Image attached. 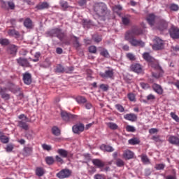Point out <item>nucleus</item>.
I'll return each instance as SVG.
<instances>
[{
  "instance_id": "f257e3e1",
  "label": "nucleus",
  "mask_w": 179,
  "mask_h": 179,
  "mask_svg": "<svg viewBox=\"0 0 179 179\" xmlns=\"http://www.w3.org/2000/svg\"><path fill=\"white\" fill-rule=\"evenodd\" d=\"M143 58L148 62V65L155 69V71H158L159 73H152V76L153 78H155V79H159V78H162L163 76V74L164 73V71H163V69H162V66L159 64V62L156 60L152 55H150V53L149 52H145L143 54Z\"/></svg>"
},
{
  "instance_id": "f03ea898",
  "label": "nucleus",
  "mask_w": 179,
  "mask_h": 179,
  "mask_svg": "<svg viewBox=\"0 0 179 179\" xmlns=\"http://www.w3.org/2000/svg\"><path fill=\"white\" fill-rule=\"evenodd\" d=\"M94 10L96 16H98L99 19H100L101 20H103L104 22L105 20L110 19L111 11L108 10L106 3H96L94 6Z\"/></svg>"
},
{
  "instance_id": "7ed1b4c3",
  "label": "nucleus",
  "mask_w": 179,
  "mask_h": 179,
  "mask_svg": "<svg viewBox=\"0 0 179 179\" xmlns=\"http://www.w3.org/2000/svg\"><path fill=\"white\" fill-rule=\"evenodd\" d=\"M45 34L46 37H57L60 41H62L64 40V37H65V34L58 28L48 31L45 32Z\"/></svg>"
},
{
  "instance_id": "20e7f679",
  "label": "nucleus",
  "mask_w": 179,
  "mask_h": 179,
  "mask_svg": "<svg viewBox=\"0 0 179 179\" xmlns=\"http://www.w3.org/2000/svg\"><path fill=\"white\" fill-rule=\"evenodd\" d=\"M143 33V31L141 28H134L131 31L126 32L124 36V40H129V37H135V36H139Z\"/></svg>"
},
{
  "instance_id": "39448f33",
  "label": "nucleus",
  "mask_w": 179,
  "mask_h": 179,
  "mask_svg": "<svg viewBox=\"0 0 179 179\" xmlns=\"http://www.w3.org/2000/svg\"><path fill=\"white\" fill-rule=\"evenodd\" d=\"M126 41H129V44L131 45H133V47H145V42L137 40L135 38V36L129 37V39H125Z\"/></svg>"
},
{
  "instance_id": "423d86ee",
  "label": "nucleus",
  "mask_w": 179,
  "mask_h": 179,
  "mask_svg": "<svg viewBox=\"0 0 179 179\" xmlns=\"http://www.w3.org/2000/svg\"><path fill=\"white\" fill-rule=\"evenodd\" d=\"M152 48L155 51L163 50V48H164V42L160 38H156L154 40V44L152 45Z\"/></svg>"
},
{
  "instance_id": "0eeeda50",
  "label": "nucleus",
  "mask_w": 179,
  "mask_h": 179,
  "mask_svg": "<svg viewBox=\"0 0 179 179\" xmlns=\"http://www.w3.org/2000/svg\"><path fill=\"white\" fill-rule=\"evenodd\" d=\"M61 117L64 121H70V120H76L78 118V115L68 113L64 110L61 111Z\"/></svg>"
},
{
  "instance_id": "6e6552de",
  "label": "nucleus",
  "mask_w": 179,
  "mask_h": 179,
  "mask_svg": "<svg viewBox=\"0 0 179 179\" xmlns=\"http://www.w3.org/2000/svg\"><path fill=\"white\" fill-rule=\"evenodd\" d=\"M71 172L69 169H62L61 171L57 173V177L60 179L68 178L71 176Z\"/></svg>"
},
{
  "instance_id": "1a4fd4ad",
  "label": "nucleus",
  "mask_w": 179,
  "mask_h": 179,
  "mask_svg": "<svg viewBox=\"0 0 179 179\" xmlns=\"http://www.w3.org/2000/svg\"><path fill=\"white\" fill-rule=\"evenodd\" d=\"M169 34L171 38H179V29L178 27L172 26L171 28L169 29Z\"/></svg>"
},
{
  "instance_id": "9d476101",
  "label": "nucleus",
  "mask_w": 179,
  "mask_h": 179,
  "mask_svg": "<svg viewBox=\"0 0 179 179\" xmlns=\"http://www.w3.org/2000/svg\"><path fill=\"white\" fill-rule=\"evenodd\" d=\"M72 129L74 134H80V132H83V131H85V125L82 123L77 124L73 126Z\"/></svg>"
},
{
  "instance_id": "9b49d317",
  "label": "nucleus",
  "mask_w": 179,
  "mask_h": 179,
  "mask_svg": "<svg viewBox=\"0 0 179 179\" xmlns=\"http://www.w3.org/2000/svg\"><path fill=\"white\" fill-rule=\"evenodd\" d=\"M23 78H22V80L24 82V83L25 85H31V74L29 72H25L23 75H22Z\"/></svg>"
},
{
  "instance_id": "f8f14e48",
  "label": "nucleus",
  "mask_w": 179,
  "mask_h": 179,
  "mask_svg": "<svg viewBox=\"0 0 179 179\" xmlns=\"http://www.w3.org/2000/svg\"><path fill=\"white\" fill-rule=\"evenodd\" d=\"M1 8L3 9H15V3L12 1L5 2L1 1Z\"/></svg>"
},
{
  "instance_id": "ddd939ff",
  "label": "nucleus",
  "mask_w": 179,
  "mask_h": 179,
  "mask_svg": "<svg viewBox=\"0 0 179 179\" xmlns=\"http://www.w3.org/2000/svg\"><path fill=\"white\" fill-rule=\"evenodd\" d=\"M99 75L103 78H111L114 76V71L113 70H106L104 73L101 72Z\"/></svg>"
},
{
  "instance_id": "4468645a",
  "label": "nucleus",
  "mask_w": 179,
  "mask_h": 179,
  "mask_svg": "<svg viewBox=\"0 0 179 179\" xmlns=\"http://www.w3.org/2000/svg\"><path fill=\"white\" fill-rule=\"evenodd\" d=\"M17 64L20 65V66H24L25 68H27L29 66V61H27V59L23 58V57H19L16 59Z\"/></svg>"
},
{
  "instance_id": "2eb2a0df",
  "label": "nucleus",
  "mask_w": 179,
  "mask_h": 179,
  "mask_svg": "<svg viewBox=\"0 0 179 179\" xmlns=\"http://www.w3.org/2000/svg\"><path fill=\"white\" fill-rule=\"evenodd\" d=\"M92 164L94 166H96V167H98V169H103V167L106 166V164L99 159H92Z\"/></svg>"
},
{
  "instance_id": "dca6fc26",
  "label": "nucleus",
  "mask_w": 179,
  "mask_h": 179,
  "mask_svg": "<svg viewBox=\"0 0 179 179\" xmlns=\"http://www.w3.org/2000/svg\"><path fill=\"white\" fill-rule=\"evenodd\" d=\"M7 52L11 55H16V52H17V46L15 45H10L8 47Z\"/></svg>"
},
{
  "instance_id": "f3484780",
  "label": "nucleus",
  "mask_w": 179,
  "mask_h": 179,
  "mask_svg": "<svg viewBox=\"0 0 179 179\" xmlns=\"http://www.w3.org/2000/svg\"><path fill=\"white\" fill-rule=\"evenodd\" d=\"M169 26V23L164 20H161L159 23L158 29L159 30H166Z\"/></svg>"
},
{
  "instance_id": "a211bd4d",
  "label": "nucleus",
  "mask_w": 179,
  "mask_h": 179,
  "mask_svg": "<svg viewBox=\"0 0 179 179\" xmlns=\"http://www.w3.org/2000/svg\"><path fill=\"white\" fill-rule=\"evenodd\" d=\"M169 142L172 145H176L179 146V138L174 136H170L169 138Z\"/></svg>"
},
{
  "instance_id": "6ab92c4d",
  "label": "nucleus",
  "mask_w": 179,
  "mask_h": 179,
  "mask_svg": "<svg viewBox=\"0 0 179 179\" xmlns=\"http://www.w3.org/2000/svg\"><path fill=\"white\" fill-rule=\"evenodd\" d=\"M123 157L127 160H129L134 157V152L129 150H127L123 153Z\"/></svg>"
},
{
  "instance_id": "aec40b11",
  "label": "nucleus",
  "mask_w": 179,
  "mask_h": 179,
  "mask_svg": "<svg viewBox=\"0 0 179 179\" xmlns=\"http://www.w3.org/2000/svg\"><path fill=\"white\" fill-rule=\"evenodd\" d=\"M27 122H26V120H20L18 122V127L22 129H24V131H28L29 124H27Z\"/></svg>"
},
{
  "instance_id": "412c9836",
  "label": "nucleus",
  "mask_w": 179,
  "mask_h": 179,
  "mask_svg": "<svg viewBox=\"0 0 179 179\" xmlns=\"http://www.w3.org/2000/svg\"><path fill=\"white\" fill-rule=\"evenodd\" d=\"M125 120H128V121H131L132 122L136 121L138 120V116L134 113L127 114L124 116Z\"/></svg>"
},
{
  "instance_id": "4be33fe9",
  "label": "nucleus",
  "mask_w": 179,
  "mask_h": 179,
  "mask_svg": "<svg viewBox=\"0 0 179 179\" xmlns=\"http://www.w3.org/2000/svg\"><path fill=\"white\" fill-rule=\"evenodd\" d=\"M131 70L133 72H136V73H141V72H142V67L141 64H136L131 66Z\"/></svg>"
},
{
  "instance_id": "5701e85b",
  "label": "nucleus",
  "mask_w": 179,
  "mask_h": 179,
  "mask_svg": "<svg viewBox=\"0 0 179 179\" xmlns=\"http://www.w3.org/2000/svg\"><path fill=\"white\" fill-rule=\"evenodd\" d=\"M155 19H156V16L154 14H150L147 17V22L150 26H153L155 24Z\"/></svg>"
},
{
  "instance_id": "b1692460",
  "label": "nucleus",
  "mask_w": 179,
  "mask_h": 179,
  "mask_svg": "<svg viewBox=\"0 0 179 179\" xmlns=\"http://www.w3.org/2000/svg\"><path fill=\"white\" fill-rule=\"evenodd\" d=\"M8 33V36H11L12 37H13V36H15V38H19V37H20V34L15 29H9Z\"/></svg>"
},
{
  "instance_id": "393cba45",
  "label": "nucleus",
  "mask_w": 179,
  "mask_h": 179,
  "mask_svg": "<svg viewBox=\"0 0 179 179\" xmlns=\"http://www.w3.org/2000/svg\"><path fill=\"white\" fill-rule=\"evenodd\" d=\"M24 26L27 27V29H32L33 27V22L31 20L30 18H27L24 21Z\"/></svg>"
},
{
  "instance_id": "a878e982",
  "label": "nucleus",
  "mask_w": 179,
  "mask_h": 179,
  "mask_svg": "<svg viewBox=\"0 0 179 179\" xmlns=\"http://www.w3.org/2000/svg\"><path fill=\"white\" fill-rule=\"evenodd\" d=\"M48 8V3L47 2L39 3L36 6V8L38 9V10H43V9H47Z\"/></svg>"
},
{
  "instance_id": "bb28decb",
  "label": "nucleus",
  "mask_w": 179,
  "mask_h": 179,
  "mask_svg": "<svg viewBox=\"0 0 179 179\" xmlns=\"http://www.w3.org/2000/svg\"><path fill=\"white\" fill-rule=\"evenodd\" d=\"M101 149L105 152H114V148L111 145H102Z\"/></svg>"
},
{
  "instance_id": "cd10ccee",
  "label": "nucleus",
  "mask_w": 179,
  "mask_h": 179,
  "mask_svg": "<svg viewBox=\"0 0 179 179\" xmlns=\"http://www.w3.org/2000/svg\"><path fill=\"white\" fill-rule=\"evenodd\" d=\"M152 87L155 90V92H156V93H158V94H162L163 93V89H162V87L157 84H154L152 85Z\"/></svg>"
},
{
  "instance_id": "c85d7f7f",
  "label": "nucleus",
  "mask_w": 179,
  "mask_h": 179,
  "mask_svg": "<svg viewBox=\"0 0 179 179\" xmlns=\"http://www.w3.org/2000/svg\"><path fill=\"white\" fill-rule=\"evenodd\" d=\"M57 153L61 156V157L66 158L68 157V151L64 149H59Z\"/></svg>"
},
{
  "instance_id": "c756f323",
  "label": "nucleus",
  "mask_w": 179,
  "mask_h": 179,
  "mask_svg": "<svg viewBox=\"0 0 179 179\" xmlns=\"http://www.w3.org/2000/svg\"><path fill=\"white\" fill-rule=\"evenodd\" d=\"M52 133L55 136H59L61 135V130L57 126H55L52 128Z\"/></svg>"
},
{
  "instance_id": "7c9ffc66",
  "label": "nucleus",
  "mask_w": 179,
  "mask_h": 179,
  "mask_svg": "<svg viewBox=\"0 0 179 179\" xmlns=\"http://www.w3.org/2000/svg\"><path fill=\"white\" fill-rule=\"evenodd\" d=\"M92 40L94 41V43H99L100 41H101V40H103V38H101V35L96 34L92 36Z\"/></svg>"
},
{
  "instance_id": "2f4dec72",
  "label": "nucleus",
  "mask_w": 179,
  "mask_h": 179,
  "mask_svg": "<svg viewBox=\"0 0 179 179\" xmlns=\"http://www.w3.org/2000/svg\"><path fill=\"white\" fill-rule=\"evenodd\" d=\"M44 169L41 167L36 168V174L38 177H43L44 176Z\"/></svg>"
},
{
  "instance_id": "473e14b6",
  "label": "nucleus",
  "mask_w": 179,
  "mask_h": 179,
  "mask_svg": "<svg viewBox=\"0 0 179 179\" xmlns=\"http://www.w3.org/2000/svg\"><path fill=\"white\" fill-rule=\"evenodd\" d=\"M41 66L42 68H50L51 66V62L50 59H46L41 64Z\"/></svg>"
},
{
  "instance_id": "72a5a7b5",
  "label": "nucleus",
  "mask_w": 179,
  "mask_h": 179,
  "mask_svg": "<svg viewBox=\"0 0 179 179\" xmlns=\"http://www.w3.org/2000/svg\"><path fill=\"white\" fill-rule=\"evenodd\" d=\"M106 125L110 128V129L115 130L118 128V125L114 122H107Z\"/></svg>"
},
{
  "instance_id": "f704fd0d",
  "label": "nucleus",
  "mask_w": 179,
  "mask_h": 179,
  "mask_svg": "<svg viewBox=\"0 0 179 179\" xmlns=\"http://www.w3.org/2000/svg\"><path fill=\"white\" fill-rule=\"evenodd\" d=\"M24 152L26 156H29V155L33 152V148H31V147H24Z\"/></svg>"
},
{
  "instance_id": "c9c22d12",
  "label": "nucleus",
  "mask_w": 179,
  "mask_h": 179,
  "mask_svg": "<svg viewBox=\"0 0 179 179\" xmlns=\"http://www.w3.org/2000/svg\"><path fill=\"white\" fill-rule=\"evenodd\" d=\"M74 39L73 41V45L76 48H79V47H80V43H79V38L76 37V36H73Z\"/></svg>"
},
{
  "instance_id": "e433bc0d",
  "label": "nucleus",
  "mask_w": 179,
  "mask_h": 179,
  "mask_svg": "<svg viewBox=\"0 0 179 179\" xmlns=\"http://www.w3.org/2000/svg\"><path fill=\"white\" fill-rule=\"evenodd\" d=\"M169 9L171 10H173V12H177L178 10H179V6L176 3H171L169 6Z\"/></svg>"
},
{
  "instance_id": "4c0bfd02",
  "label": "nucleus",
  "mask_w": 179,
  "mask_h": 179,
  "mask_svg": "<svg viewBox=\"0 0 179 179\" xmlns=\"http://www.w3.org/2000/svg\"><path fill=\"white\" fill-rule=\"evenodd\" d=\"M77 103H78L79 104H83L84 103H86L87 100L86 98L83 97V96H78L76 99Z\"/></svg>"
},
{
  "instance_id": "58836bf2",
  "label": "nucleus",
  "mask_w": 179,
  "mask_h": 179,
  "mask_svg": "<svg viewBox=\"0 0 179 179\" xmlns=\"http://www.w3.org/2000/svg\"><path fill=\"white\" fill-rule=\"evenodd\" d=\"M140 142L141 141H139V139L136 138H131L130 140H129V143L130 145H138Z\"/></svg>"
},
{
  "instance_id": "ea45409f",
  "label": "nucleus",
  "mask_w": 179,
  "mask_h": 179,
  "mask_svg": "<svg viewBox=\"0 0 179 179\" xmlns=\"http://www.w3.org/2000/svg\"><path fill=\"white\" fill-rule=\"evenodd\" d=\"M56 72H57V73H62V72H65V69L62 65L59 64L57 66Z\"/></svg>"
},
{
  "instance_id": "a19ab883",
  "label": "nucleus",
  "mask_w": 179,
  "mask_h": 179,
  "mask_svg": "<svg viewBox=\"0 0 179 179\" xmlns=\"http://www.w3.org/2000/svg\"><path fill=\"white\" fill-rule=\"evenodd\" d=\"M59 3L62 9L64 10L68 9L69 8V5H68V2H66V1L62 0Z\"/></svg>"
},
{
  "instance_id": "79ce46f5",
  "label": "nucleus",
  "mask_w": 179,
  "mask_h": 179,
  "mask_svg": "<svg viewBox=\"0 0 179 179\" xmlns=\"http://www.w3.org/2000/svg\"><path fill=\"white\" fill-rule=\"evenodd\" d=\"M45 162H46L47 164H49V166H51V164H54V157H47L45 158Z\"/></svg>"
},
{
  "instance_id": "37998d69",
  "label": "nucleus",
  "mask_w": 179,
  "mask_h": 179,
  "mask_svg": "<svg viewBox=\"0 0 179 179\" xmlns=\"http://www.w3.org/2000/svg\"><path fill=\"white\" fill-rule=\"evenodd\" d=\"M100 54L102 57H105V58H108L110 57V53H108V51L106 49H103Z\"/></svg>"
},
{
  "instance_id": "c03bdc74",
  "label": "nucleus",
  "mask_w": 179,
  "mask_h": 179,
  "mask_svg": "<svg viewBox=\"0 0 179 179\" xmlns=\"http://www.w3.org/2000/svg\"><path fill=\"white\" fill-rule=\"evenodd\" d=\"M0 141L3 143H8V142H9V138H8L6 136L1 135L0 136Z\"/></svg>"
},
{
  "instance_id": "a18cd8bd",
  "label": "nucleus",
  "mask_w": 179,
  "mask_h": 179,
  "mask_svg": "<svg viewBox=\"0 0 179 179\" xmlns=\"http://www.w3.org/2000/svg\"><path fill=\"white\" fill-rule=\"evenodd\" d=\"M125 164V163L124 162V161L121 159H117L116 160V166L117 167H123V166Z\"/></svg>"
},
{
  "instance_id": "49530a36",
  "label": "nucleus",
  "mask_w": 179,
  "mask_h": 179,
  "mask_svg": "<svg viewBox=\"0 0 179 179\" xmlns=\"http://www.w3.org/2000/svg\"><path fill=\"white\" fill-rule=\"evenodd\" d=\"M9 43V40L7 38H0V44L1 45H8Z\"/></svg>"
},
{
  "instance_id": "de8ad7c7",
  "label": "nucleus",
  "mask_w": 179,
  "mask_h": 179,
  "mask_svg": "<svg viewBox=\"0 0 179 179\" xmlns=\"http://www.w3.org/2000/svg\"><path fill=\"white\" fill-rule=\"evenodd\" d=\"M89 51L91 54H96L97 52V48L94 45H91L89 47Z\"/></svg>"
},
{
  "instance_id": "09e8293b",
  "label": "nucleus",
  "mask_w": 179,
  "mask_h": 179,
  "mask_svg": "<svg viewBox=\"0 0 179 179\" xmlns=\"http://www.w3.org/2000/svg\"><path fill=\"white\" fill-rule=\"evenodd\" d=\"M126 129H127V132H135V131H136L135 127L134 126H131V125H127L126 127Z\"/></svg>"
},
{
  "instance_id": "8fccbe9b",
  "label": "nucleus",
  "mask_w": 179,
  "mask_h": 179,
  "mask_svg": "<svg viewBox=\"0 0 179 179\" xmlns=\"http://www.w3.org/2000/svg\"><path fill=\"white\" fill-rule=\"evenodd\" d=\"M18 118L20 120L26 121V122H30V120H29V118L27 117L26 115H24V114L20 115Z\"/></svg>"
},
{
  "instance_id": "3c124183",
  "label": "nucleus",
  "mask_w": 179,
  "mask_h": 179,
  "mask_svg": "<svg viewBox=\"0 0 179 179\" xmlns=\"http://www.w3.org/2000/svg\"><path fill=\"white\" fill-rule=\"evenodd\" d=\"M166 167V165L164 164H157L155 166L156 170H163Z\"/></svg>"
},
{
  "instance_id": "603ef678",
  "label": "nucleus",
  "mask_w": 179,
  "mask_h": 179,
  "mask_svg": "<svg viewBox=\"0 0 179 179\" xmlns=\"http://www.w3.org/2000/svg\"><path fill=\"white\" fill-rule=\"evenodd\" d=\"M42 148H43V150H47L48 152H50V150H51V149H52L51 145H47V144H43Z\"/></svg>"
},
{
  "instance_id": "864d4df0",
  "label": "nucleus",
  "mask_w": 179,
  "mask_h": 179,
  "mask_svg": "<svg viewBox=\"0 0 179 179\" xmlns=\"http://www.w3.org/2000/svg\"><path fill=\"white\" fill-rule=\"evenodd\" d=\"M120 10H122V6L117 5L113 7V12H115V13H118V11Z\"/></svg>"
},
{
  "instance_id": "5fc2aeb1",
  "label": "nucleus",
  "mask_w": 179,
  "mask_h": 179,
  "mask_svg": "<svg viewBox=\"0 0 179 179\" xmlns=\"http://www.w3.org/2000/svg\"><path fill=\"white\" fill-rule=\"evenodd\" d=\"M1 99H3L4 100H9L10 99V95L8 94V92H5L4 94L1 95Z\"/></svg>"
},
{
  "instance_id": "6e6d98bb",
  "label": "nucleus",
  "mask_w": 179,
  "mask_h": 179,
  "mask_svg": "<svg viewBox=\"0 0 179 179\" xmlns=\"http://www.w3.org/2000/svg\"><path fill=\"white\" fill-rule=\"evenodd\" d=\"M127 58H128V59L130 61H135V55L132 53H127Z\"/></svg>"
},
{
  "instance_id": "4d7b16f0",
  "label": "nucleus",
  "mask_w": 179,
  "mask_h": 179,
  "mask_svg": "<svg viewBox=\"0 0 179 179\" xmlns=\"http://www.w3.org/2000/svg\"><path fill=\"white\" fill-rule=\"evenodd\" d=\"M171 118H173V120H175L176 121V122H179V117L177 115H176V113L171 112Z\"/></svg>"
},
{
  "instance_id": "13d9d810",
  "label": "nucleus",
  "mask_w": 179,
  "mask_h": 179,
  "mask_svg": "<svg viewBox=\"0 0 179 179\" xmlns=\"http://www.w3.org/2000/svg\"><path fill=\"white\" fill-rule=\"evenodd\" d=\"M40 55H41V54L40 52H36V53L34 55L35 59H32L33 62H38V59L40 58Z\"/></svg>"
},
{
  "instance_id": "bf43d9fd",
  "label": "nucleus",
  "mask_w": 179,
  "mask_h": 179,
  "mask_svg": "<svg viewBox=\"0 0 179 179\" xmlns=\"http://www.w3.org/2000/svg\"><path fill=\"white\" fill-rule=\"evenodd\" d=\"M13 148H14L13 145H12V144H8V145H7L6 148V152H12V150H13Z\"/></svg>"
},
{
  "instance_id": "052dcab7",
  "label": "nucleus",
  "mask_w": 179,
  "mask_h": 179,
  "mask_svg": "<svg viewBox=\"0 0 179 179\" xmlns=\"http://www.w3.org/2000/svg\"><path fill=\"white\" fill-rule=\"evenodd\" d=\"M122 22L123 24H125V25L129 24V19H128V17H122Z\"/></svg>"
},
{
  "instance_id": "680f3d73",
  "label": "nucleus",
  "mask_w": 179,
  "mask_h": 179,
  "mask_svg": "<svg viewBox=\"0 0 179 179\" xmlns=\"http://www.w3.org/2000/svg\"><path fill=\"white\" fill-rule=\"evenodd\" d=\"M140 85L141 86L142 89L144 90L149 89L150 87L149 84L145 83H140Z\"/></svg>"
},
{
  "instance_id": "e2e57ef3",
  "label": "nucleus",
  "mask_w": 179,
  "mask_h": 179,
  "mask_svg": "<svg viewBox=\"0 0 179 179\" xmlns=\"http://www.w3.org/2000/svg\"><path fill=\"white\" fill-rule=\"evenodd\" d=\"M8 93V88L0 87V95Z\"/></svg>"
},
{
  "instance_id": "0e129e2a",
  "label": "nucleus",
  "mask_w": 179,
  "mask_h": 179,
  "mask_svg": "<svg viewBox=\"0 0 179 179\" xmlns=\"http://www.w3.org/2000/svg\"><path fill=\"white\" fill-rule=\"evenodd\" d=\"M141 160L143 163H149V158H148V156L143 155L141 157Z\"/></svg>"
},
{
  "instance_id": "69168bd1",
  "label": "nucleus",
  "mask_w": 179,
  "mask_h": 179,
  "mask_svg": "<svg viewBox=\"0 0 179 179\" xmlns=\"http://www.w3.org/2000/svg\"><path fill=\"white\" fill-rule=\"evenodd\" d=\"M100 89H101L103 92H107V90H108V85L101 84L100 85Z\"/></svg>"
},
{
  "instance_id": "338daca9",
  "label": "nucleus",
  "mask_w": 179,
  "mask_h": 179,
  "mask_svg": "<svg viewBox=\"0 0 179 179\" xmlns=\"http://www.w3.org/2000/svg\"><path fill=\"white\" fill-rule=\"evenodd\" d=\"M94 179H106L104 178V175H102V174H96L94 176Z\"/></svg>"
},
{
  "instance_id": "774afa93",
  "label": "nucleus",
  "mask_w": 179,
  "mask_h": 179,
  "mask_svg": "<svg viewBox=\"0 0 179 179\" xmlns=\"http://www.w3.org/2000/svg\"><path fill=\"white\" fill-rule=\"evenodd\" d=\"M128 99L130 101H135V95L134 94H129Z\"/></svg>"
}]
</instances>
